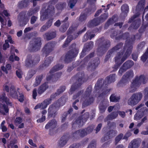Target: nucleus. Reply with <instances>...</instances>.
I'll return each mask as SVG.
<instances>
[{
    "label": "nucleus",
    "instance_id": "f257e3e1",
    "mask_svg": "<svg viewBox=\"0 0 148 148\" xmlns=\"http://www.w3.org/2000/svg\"><path fill=\"white\" fill-rule=\"evenodd\" d=\"M8 106H11V103L9 101V99L4 94L0 96V113L3 115H5L8 113L9 109Z\"/></svg>",
    "mask_w": 148,
    "mask_h": 148
},
{
    "label": "nucleus",
    "instance_id": "f03ea898",
    "mask_svg": "<svg viewBox=\"0 0 148 148\" xmlns=\"http://www.w3.org/2000/svg\"><path fill=\"white\" fill-rule=\"evenodd\" d=\"M148 80V79L143 76L137 77L132 82L130 88V91L134 92L141 84H144Z\"/></svg>",
    "mask_w": 148,
    "mask_h": 148
},
{
    "label": "nucleus",
    "instance_id": "7ed1b4c3",
    "mask_svg": "<svg viewBox=\"0 0 148 148\" xmlns=\"http://www.w3.org/2000/svg\"><path fill=\"white\" fill-rule=\"evenodd\" d=\"M142 97L143 95L141 92L134 94L128 100L127 103L131 106L136 105L141 100Z\"/></svg>",
    "mask_w": 148,
    "mask_h": 148
},
{
    "label": "nucleus",
    "instance_id": "20e7f679",
    "mask_svg": "<svg viewBox=\"0 0 148 148\" xmlns=\"http://www.w3.org/2000/svg\"><path fill=\"white\" fill-rule=\"evenodd\" d=\"M51 102L50 99L46 100L41 103H39L35 107L34 109H36L40 108L41 109H43L45 108Z\"/></svg>",
    "mask_w": 148,
    "mask_h": 148
},
{
    "label": "nucleus",
    "instance_id": "39448f33",
    "mask_svg": "<svg viewBox=\"0 0 148 148\" xmlns=\"http://www.w3.org/2000/svg\"><path fill=\"white\" fill-rule=\"evenodd\" d=\"M133 65L132 61H130L126 62L123 65V68H121L119 71V73L121 74L126 69L130 68Z\"/></svg>",
    "mask_w": 148,
    "mask_h": 148
},
{
    "label": "nucleus",
    "instance_id": "423d86ee",
    "mask_svg": "<svg viewBox=\"0 0 148 148\" xmlns=\"http://www.w3.org/2000/svg\"><path fill=\"white\" fill-rule=\"evenodd\" d=\"M86 134L84 130H81L76 131L73 134L75 137H82Z\"/></svg>",
    "mask_w": 148,
    "mask_h": 148
},
{
    "label": "nucleus",
    "instance_id": "0eeeda50",
    "mask_svg": "<svg viewBox=\"0 0 148 148\" xmlns=\"http://www.w3.org/2000/svg\"><path fill=\"white\" fill-rule=\"evenodd\" d=\"M57 110L56 107L55 105L51 106L48 110V112L50 115H53L54 114Z\"/></svg>",
    "mask_w": 148,
    "mask_h": 148
},
{
    "label": "nucleus",
    "instance_id": "6e6552de",
    "mask_svg": "<svg viewBox=\"0 0 148 148\" xmlns=\"http://www.w3.org/2000/svg\"><path fill=\"white\" fill-rule=\"evenodd\" d=\"M11 68V65L9 64H6L5 67L4 66H1V69L2 71L6 74L8 73V71L10 70Z\"/></svg>",
    "mask_w": 148,
    "mask_h": 148
},
{
    "label": "nucleus",
    "instance_id": "1a4fd4ad",
    "mask_svg": "<svg viewBox=\"0 0 148 148\" xmlns=\"http://www.w3.org/2000/svg\"><path fill=\"white\" fill-rule=\"evenodd\" d=\"M56 124V121L54 120L49 122L46 125L45 128L49 129L50 128H54L55 127Z\"/></svg>",
    "mask_w": 148,
    "mask_h": 148
},
{
    "label": "nucleus",
    "instance_id": "9d476101",
    "mask_svg": "<svg viewBox=\"0 0 148 148\" xmlns=\"http://www.w3.org/2000/svg\"><path fill=\"white\" fill-rule=\"evenodd\" d=\"M48 88V86L46 84H44L39 87L38 90V93L41 94Z\"/></svg>",
    "mask_w": 148,
    "mask_h": 148
},
{
    "label": "nucleus",
    "instance_id": "9b49d317",
    "mask_svg": "<svg viewBox=\"0 0 148 148\" xmlns=\"http://www.w3.org/2000/svg\"><path fill=\"white\" fill-rule=\"evenodd\" d=\"M48 88V86L46 84H44L39 87L38 90V93L41 94Z\"/></svg>",
    "mask_w": 148,
    "mask_h": 148
},
{
    "label": "nucleus",
    "instance_id": "f8f14e48",
    "mask_svg": "<svg viewBox=\"0 0 148 148\" xmlns=\"http://www.w3.org/2000/svg\"><path fill=\"white\" fill-rule=\"evenodd\" d=\"M42 79V76H39L37 77L36 79V81L34 84V86H36L39 85Z\"/></svg>",
    "mask_w": 148,
    "mask_h": 148
},
{
    "label": "nucleus",
    "instance_id": "ddd939ff",
    "mask_svg": "<svg viewBox=\"0 0 148 148\" xmlns=\"http://www.w3.org/2000/svg\"><path fill=\"white\" fill-rule=\"evenodd\" d=\"M67 140L65 137H62L59 141V144L60 146H64L66 143Z\"/></svg>",
    "mask_w": 148,
    "mask_h": 148
},
{
    "label": "nucleus",
    "instance_id": "4468645a",
    "mask_svg": "<svg viewBox=\"0 0 148 148\" xmlns=\"http://www.w3.org/2000/svg\"><path fill=\"white\" fill-rule=\"evenodd\" d=\"M35 71L34 70H31L28 72L26 79L27 80L31 78L32 76L35 73Z\"/></svg>",
    "mask_w": 148,
    "mask_h": 148
},
{
    "label": "nucleus",
    "instance_id": "2eb2a0df",
    "mask_svg": "<svg viewBox=\"0 0 148 148\" xmlns=\"http://www.w3.org/2000/svg\"><path fill=\"white\" fill-rule=\"evenodd\" d=\"M5 121L4 120L3 121L0 125V128L2 130L3 132H6L7 130V127L5 125Z\"/></svg>",
    "mask_w": 148,
    "mask_h": 148
},
{
    "label": "nucleus",
    "instance_id": "dca6fc26",
    "mask_svg": "<svg viewBox=\"0 0 148 148\" xmlns=\"http://www.w3.org/2000/svg\"><path fill=\"white\" fill-rule=\"evenodd\" d=\"M110 100L112 102H117L120 99V97H116L114 95H112L110 97Z\"/></svg>",
    "mask_w": 148,
    "mask_h": 148
},
{
    "label": "nucleus",
    "instance_id": "f3484780",
    "mask_svg": "<svg viewBox=\"0 0 148 148\" xmlns=\"http://www.w3.org/2000/svg\"><path fill=\"white\" fill-rule=\"evenodd\" d=\"M12 89H10V93L11 96L13 97L16 98L17 97V94L14 90V87L12 86Z\"/></svg>",
    "mask_w": 148,
    "mask_h": 148
},
{
    "label": "nucleus",
    "instance_id": "a211bd4d",
    "mask_svg": "<svg viewBox=\"0 0 148 148\" xmlns=\"http://www.w3.org/2000/svg\"><path fill=\"white\" fill-rule=\"evenodd\" d=\"M133 72L132 71H131L126 73L123 77V78L125 79L128 78L130 77H132L133 76Z\"/></svg>",
    "mask_w": 148,
    "mask_h": 148
},
{
    "label": "nucleus",
    "instance_id": "6ab92c4d",
    "mask_svg": "<svg viewBox=\"0 0 148 148\" xmlns=\"http://www.w3.org/2000/svg\"><path fill=\"white\" fill-rule=\"evenodd\" d=\"M76 2V0H69L68 4L71 8H72L74 6Z\"/></svg>",
    "mask_w": 148,
    "mask_h": 148
},
{
    "label": "nucleus",
    "instance_id": "aec40b11",
    "mask_svg": "<svg viewBox=\"0 0 148 148\" xmlns=\"http://www.w3.org/2000/svg\"><path fill=\"white\" fill-rule=\"evenodd\" d=\"M121 9L122 11L126 12L128 11V7L127 4H124L123 5L121 8Z\"/></svg>",
    "mask_w": 148,
    "mask_h": 148
},
{
    "label": "nucleus",
    "instance_id": "412c9836",
    "mask_svg": "<svg viewBox=\"0 0 148 148\" xmlns=\"http://www.w3.org/2000/svg\"><path fill=\"white\" fill-rule=\"evenodd\" d=\"M9 47V45L8 43V40H6L5 41V43L3 45V49L4 50H6Z\"/></svg>",
    "mask_w": 148,
    "mask_h": 148
},
{
    "label": "nucleus",
    "instance_id": "4be33fe9",
    "mask_svg": "<svg viewBox=\"0 0 148 148\" xmlns=\"http://www.w3.org/2000/svg\"><path fill=\"white\" fill-rule=\"evenodd\" d=\"M16 73L17 76L19 78H21L22 77V71L20 70H18L16 71Z\"/></svg>",
    "mask_w": 148,
    "mask_h": 148
},
{
    "label": "nucleus",
    "instance_id": "5701e85b",
    "mask_svg": "<svg viewBox=\"0 0 148 148\" xmlns=\"http://www.w3.org/2000/svg\"><path fill=\"white\" fill-rule=\"evenodd\" d=\"M9 148H18V146L16 145H14L13 142L11 141L10 144L8 146Z\"/></svg>",
    "mask_w": 148,
    "mask_h": 148
},
{
    "label": "nucleus",
    "instance_id": "b1692460",
    "mask_svg": "<svg viewBox=\"0 0 148 148\" xmlns=\"http://www.w3.org/2000/svg\"><path fill=\"white\" fill-rule=\"evenodd\" d=\"M148 55H147V53H145L141 57V60L145 62L146 60Z\"/></svg>",
    "mask_w": 148,
    "mask_h": 148
},
{
    "label": "nucleus",
    "instance_id": "393cba45",
    "mask_svg": "<svg viewBox=\"0 0 148 148\" xmlns=\"http://www.w3.org/2000/svg\"><path fill=\"white\" fill-rule=\"evenodd\" d=\"M123 136V134H120L115 139V141L116 143L119 142L121 139L122 138Z\"/></svg>",
    "mask_w": 148,
    "mask_h": 148
},
{
    "label": "nucleus",
    "instance_id": "a878e982",
    "mask_svg": "<svg viewBox=\"0 0 148 148\" xmlns=\"http://www.w3.org/2000/svg\"><path fill=\"white\" fill-rule=\"evenodd\" d=\"M131 53V50L127 51L126 52L125 54V56H126V58H124V59H123L122 60L121 62V63H122L126 59V58H127L128 56H129Z\"/></svg>",
    "mask_w": 148,
    "mask_h": 148
},
{
    "label": "nucleus",
    "instance_id": "bb28decb",
    "mask_svg": "<svg viewBox=\"0 0 148 148\" xmlns=\"http://www.w3.org/2000/svg\"><path fill=\"white\" fill-rule=\"evenodd\" d=\"M139 112L137 113L135 115L134 117V120H138L140 119L142 117V116H140L139 115Z\"/></svg>",
    "mask_w": 148,
    "mask_h": 148
},
{
    "label": "nucleus",
    "instance_id": "cd10ccee",
    "mask_svg": "<svg viewBox=\"0 0 148 148\" xmlns=\"http://www.w3.org/2000/svg\"><path fill=\"white\" fill-rule=\"evenodd\" d=\"M18 20L20 23L21 22V21L23 22L25 21H27L28 20L27 19H26V20H25V19L24 18V17L23 16H18Z\"/></svg>",
    "mask_w": 148,
    "mask_h": 148
},
{
    "label": "nucleus",
    "instance_id": "c85d7f7f",
    "mask_svg": "<svg viewBox=\"0 0 148 148\" xmlns=\"http://www.w3.org/2000/svg\"><path fill=\"white\" fill-rule=\"evenodd\" d=\"M35 47H38L40 46V40L39 39L36 40L35 41Z\"/></svg>",
    "mask_w": 148,
    "mask_h": 148
},
{
    "label": "nucleus",
    "instance_id": "c756f323",
    "mask_svg": "<svg viewBox=\"0 0 148 148\" xmlns=\"http://www.w3.org/2000/svg\"><path fill=\"white\" fill-rule=\"evenodd\" d=\"M45 116L42 115V117L37 120V122L38 123L42 122L45 120Z\"/></svg>",
    "mask_w": 148,
    "mask_h": 148
},
{
    "label": "nucleus",
    "instance_id": "7c9ffc66",
    "mask_svg": "<svg viewBox=\"0 0 148 148\" xmlns=\"http://www.w3.org/2000/svg\"><path fill=\"white\" fill-rule=\"evenodd\" d=\"M29 144L31 145L32 146L34 147H37V145L35 143H34L32 140L31 139H29L28 141Z\"/></svg>",
    "mask_w": 148,
    "mask_h": 148
},
{
    "label": "nucleus",
    "instance_id": "2f4dec72",
    "mask_svg": "<svg viewBox=\"0 0 148 148\" xmlns=\"http://www.w3.org/2000/svg\"><path fill=\"white\" fill-rule=\"evenodd\" d=\"M37 19V17L34 16H32L31 19V23L32 24L34 23Z\"/></svg>",
    "mask_w": 148,
    "mask_h": 148
},
{
    "label": "nucleus",
    "instance_id": "473e14b6",
    "mask_svg": "<svg viewBox=\"0 0 148 148\" xmlns=\"http://www.w3.org/2000/svg\"><path fill=\"white\" fill-rule=\"evenodd\" d=\"M18 99L20 101L22 102L24 100V96L22 95H20Z\"/></svg>",
    "mask_w": 148,
    "mask_h": 148
},
{
    "label": "nucleus",
    "instance_id": "72a5a7b5",
    "mask_svg": "<svg viewBox=\"0 0 148 148\" xmlns=\"http://www.w3.org/2000/svg\"><path fill=\"white\" fill-rule=\"evenodd\" d=\"M118 114L117 113H114L110 116V118L112 119H114L116 118Z\"/></svg>",
    "mask_w": 148,
    "mask_h": 148
},
{
    "label": "nucleus",
    "instance_id": "f704fd0d",
    "mask_svg": "<svg viewBox=\"0 0 148 148\" xmlns=\"http://www.w3.org/2000/svg\"><path fill=\"white\" fill-rule=\"evenodd\" d=\"M36 90L34 89L33 91V97L34 99H35L37 96Z\"/></svg>",
    "mask_w": 148,
    "mask_h": 148
},
{
    "label": "nucleus",
    "instance_id": "c9c22d12",
    "mask_svg": "<svg viewBox=\"0 0 148 148\" xmlns=\"http://www.w3.org/2000/svg\"><path fill=\"white\" fill-rule=\"evenodd\" d=\"M147 119V118L146 117H144L142 120V122L140 123H139L137 125V126L138 127H140L143 123L144 122L145 120Z\"/></svg>",
    "mask_w": 148,
    "mask_h": 148
},
{
    "label": "nucleus",
    "instance_id": "e433bc0d",
    "mask_svg": "<svg viewBox=\"0 0 148 148\" xmlns=\"http://www.w3.org/2000/svg\"><path fill=\"white\" fill-rule=\"evenodd\" d=\"M101 126L102 125L101 124H99L98 125L96 129V132L97 133L100 130Z\"/></svg>",
    "mask_w": 148,
    "mask_h": 148
},
{
    "label": "nucleus",
    "instance_id": "4c0bfd02",
    "mask_svg": "<svg viewBox=\"0 0 148 148\" xmlns=\"http://www.w3.org/2000/svg\"><path fill=\"white\" fill-rule=\"evenodd\" d=\"M119 115L122 117L123 118L125 116V113L124 112H119Z\"/></svg>",
    "mask_w": 148,
    "mask_h": 148
},
{
    "label": "nucleus",
    "instance_id": "58836bf2",
    "mask_svg": "<svg viewBox=\"0 0 148 148\" xmlns=\"http://www.w3.org/2000/svg\"><path fill=\"white\" fill-rule=\"evenodd\" d=\"M16 122L18 123L19 124H20V123L22 121V120L21 118L19 117H17L16 119Z\"/></svg>",
    "mask_w": 148,
    "mask_h": 148
},
{
    "label": "nucleus",
    "instance_id": "ea45409f",
    "mask_svg": "<svg viewBox=\"0 0 148 148\" xmlns=\"http://www.w3.org/2000/svg\"><path fill=\"white\" fill-rule=\"evenodd\" d=\"M51 62L48 59H47L45 62L44 65L46 66H48Z\"/></svg>",
    "mask_w": 148,
    "mask_h": 148
},
{
    "label": "nucleus",
    "instance_id": "a19ab883",
    "mask_svg": "<svg viewBox=\"0 0 148 148\" xmlns=\"http://www.w3.org/2000/svg\"><path fill=\"white\" fill-rule=\"evenodd\" d=\"M26 65L27 66H29L31 65L32 64H33L32 62V61H26Z\"/></svg>",
    "mask_w": 148,
    "mask_h": 148
},
{
    "label": "nucleus",
    "instance_id": "79ce46f5",
    "mask_svg": "<svg viewBox=\"0 0 148 148\" xmlns=\"http://www.w3.org/2000/svg\"><path fill=\"white\" fill-rule=\"evenodd\" d=\"M25 113L28 114H29L30 113V111L29 109L27 108H25Z\"/></svg>",
    "mask_w": 148,
    "mask_h": 148
},
{
    "label": "nucleus",
    "instance_id": "37998d69",
    "mask_svg": "<svg viewBox=\"0 0 148 148\" xmlns=\"http://www.w3.org/2000/svg\"><path fill=\"white\" fill-rule=\"evenodd\" d=\"M4 15L6 16H10V14L6 10H4L3 12Z\"/></svg>",
    "mask_w": 148,
    "mask_h": 148
},
{
    "label": "nucleus",
    "instance_id": "c03bdc74",
    "mask_svg": "<svg viewBox=\"0 0 148 148\" xmlns=\"http://www.w3.org/2000/svg\"><path fill=\"white\" fill-rule=\"evenodd\" d=\"M78 102V100H76L73 103V107L75 110H77L78 109L77 107L75 105V103L76 102Z\"/></svg>",
    "mask_w": 148,
    "mask_h": 148
},
{
    "label": "nucleus",
    "instance_id": "a18cd8bd",
    "mask_svg": "<svg viewBox=\"0 0 148 148\" xmlns=\"http://www.w3.org/2000/svg\"><path fill=\"white\" fill-rule=\"evenodd\" d=\"M9 86L8 84H7L4 86V89L7 91H9Z\"/></svg>",
    "mask_w": 148,
    "mask_h": 148
},
{
    "label": "nucleus",
    "instance_id": "49530a36",
    "mask_svg": "<svg viewBox=\"0 0 148 148\" xmlns=\"http://www.w3.org/2000/svg\"><path fill=\"white\" fill-rule=\"evenodd\" d=\"M52 22V20L49 21V22H48L47 24V25L48 27H50L51 25Z\"/></svg>",
    "mask_w": 148,
    "mask_h": 148
},
{
    "label": "nucleus",
    "instance_id": "de8ad7c7",
    "mask_svg": "<svg viewBox=\"0 0 148 148\" xmlns=\"http://www.w3.org/2000/svg\"><path fill=\"white\" fill-rule=\"evenodd\" d=\"M32 29V28L30 27L26 28L24 30V32L25 33L27 32L30 31Z\"/></svg>",
    "mask_w": 148,
    "mask_h": 148
},
{
    "label": "nucleus",
    "instance_id": "09e8293b",
    "mask_svg": "<svg viewBox=\"0 0 148 148\" xmlns=\"http://www.w3.org/2000/svg\"><path fill=\"white\" fill-rule=\"evenodd\" d=\"M46 16L44 14L41 15L40 17V19L42 21L45 20L46 18Z\"/></svg>",
    "mask_w": 148,
    "mask_h": 148
},
{
    "label": "nucleus",
    "instance_id": "8fccbe9b",
    "mask_svg": "<svg viewBox=\"0 0 148 148\" xmlns=\"http://www.w3.org/2000/svg\"><path fill=\"white\" fill-rule=\"evenodd\" d=\"M60 24V23L59 20H58L55 23V25L57 26H59Z\"/></svg>",
    "mask_w": 148,
    "mask_h": 148
},
{
    "label": "nucleus",
    "instance_id": "3c124183",
    "mask_svg": "<svg viewBox=\"0 0 148 148\" xmlns=\"http://www.w3.org/2000/svg\"><path fill=\"white\" fill-rule=\"evenodd\" d=\"M22 33V31H20L17 33V35L18 37H20L21 36Z\"/></svg>",
    "mask_w": 148,
    "mask_h": 148
},
{
    "label": "nucleus",
    "instance_id": "603ef678",
    "mask_svg": "<svg viewBox=\"0 0 148 148\" xmlns=\"http://www.w3.org/2000/svg\"><path fill=\"white\" fill-rule=\"evenodd\" d=\"M114 107V106H111L109 107L108 108V111L109 112H111L112 110L113 109Z\"/></svg>",
    "mask_w": 148,
    "mask_h": 148
},
{
    "label": "nucleus",
    "instance_id": "864d4df0",
    "mask_svg": "<svg viewBox=\"0 0 148 148\" xmlns=\"http://www.w3.org/2000/svg\"><path fill=\"white\" fill-rule=\"evenodd\" d=\"M18 126V127L20 128H23L24 127V124L23 123H20Z\"/></svg>",
    "mask_w": 148,
    "mask_h": 148
},
{
    "label": "nucleus",
    "instance_id": "5fc2aeb1",
    "mask_svg": "<svg viewBox=\"0 0 148 148\" xmlns=\"http://www.w3.org/2000/svg\"><path fill=\"white\" fill-rule=\"evenodd\" d=\"M9 60L12 61H14V56L13 55H11L9 58Z\"/></svg>",
    "mask_w": 148,
    "mask_h": 148
},
{
    "label": "nucleus",
    "instance_id": "6e6d98bb",
    "mask_svg": "<svg viewBox=\"0 0 148 148\" xmlns=\"http://www.w3.org/2000/svg\"><path fill=\"white\" fill-rule=\"evenodd\" d=\"M88 148H95V146L94 144H90L88 146Z\"/></svg>",
    "mask_w": 148,
    "mask_h": 148
},
{
    "label": "nucleus",
    "instance_id": "4d7b16f0",
    "mask_svg": "<svg viewBox=\"0 0 148 148\" xmlns=\"http://www.w3.org/2000/svg\"><path fill=\"white\" fill-rule=\"evenodd\" d=\"M12 25V23L11 21L10 20H9L8 22V25L9 27H10Z\"/></svg>",
    "mask_w": 148,
    "mask_h": 148
},
{
    "label": "nucleus",
    "instance_id": "13d9d810",
    "mask_svg": "<svg viewBox=\"0 0 148 148\" xmlns=\"http://www.w3.org/2000/svg\"><path fill=\"white\" fill-rule=\"evenodd\" d=\"M102 107L101 106H100L99 107V108L100 109L101 111V112H103L105 111L106 109L105 108H103V109H102Z\"/></svg>",
    "mask_w": 148,
    "mask_h": 148
},
{
    "label": "nucleus",
    "instance_id": "bf43d9fd",
    "mask_svg": "<svg viewBox=\"0 0 148 148\" xmlns=\"http://www.w3.org/2000/svg\"><path fill=\"white\" fill-rule=\"evenodd\" d=\"M53 35V36L51 37V38L49 39L50 40L52 38H54L55 37V36H56V34L55 33V32H53L52 34H51V35Z\"/></svg>",
    "mask_w": 148,
    "mask_h": 148
},
{
    "label": "nucleus",
    "instance_id": "052dcab7",
    "mask_svg": "<svg viewBox=\"0 0 148 148\" xmlns=\"http://www.w3.org/2000/svg\"><path fill=\"white\" fill-rule=\"evenodd\" d=\"M101 10H98L96 13L95 14V16H97L99 13H101Z\"/></svg>",
    "mask_w": 148,
    "mask_h": 148
},
{
    "label": "nucleus",
    "instance_id": "680f3d73",
    "mask_svg": "<svg viewBox=\"0 0 148 148\" xmlns=\"http://www.w3.org/2000/svg\"><path fill=\"white\" fill-rule=\"evenodd\" d=\"M8 39H9V41L11 43H13V40H12L11 38L10 37L9 38H8Z\"/></svg>",
    "mask_w": 148,
    "mask_h": 148
},
{
    "label": "nucleus",
    "instance_id": "e2e57ef3",
    "mask_svg": "<svg viewBox=\"0 0 148 148\" xmlns=\"http://www.w3.org/2000/svg\"><path fill=\"white\" fill-rule=\"evenodd\" d=\"M46 29V27L45 26H43L41 28V30L42 31H43Z\"/></svg>",
    "mask_w": 148,
    "mask_h": 148
},
{
    "label": "nucleus",
    "instance_id": "0e129e2a",
    "mask_svg": "<svg viewBox=\"0 0 148 148\" xmlns=\"http://www.w3.org/2000/svg\"><path fill=\"white\" fill-rule=\"evenodd\" d=\"M2 141L4 144H5L6 143V140L5 138H3L2 139Z\"/></svg>",
    "mask_w": 148,
    "mask_h": 148
},
{
    "label": "nucleus",
    "instance_id": "69168bd1",
    "mask_svg": "<svg viewBox=\"0 0 148 148\" xmlns=\"http://www.w3.org/2000/svg\"><path fill=\"white\" fill-rule=\"evenodd\" d=\"M138 132V129L135 130L134 131V133L135 134H137Z\"/></svg>",
    "mask_w": 148,
    "mask_h": 148
},
{
    "label": "nucleus",
    "instance_id": "338daca9",
    "mask_svg": "<svg viewBox=\"0 0 148 148\" xmlns=\"http://www.w3.org/2000/svg\"><path fill=\"white\" fill-rule=\"evenodd\" d=\"M143 106V104H141L140 105H139L136 108V110H137L139 108H140L141 107H142Z\"/></svg>",
    "mask_w": 148,
    "mask_h": 148
},
{
    "label": "nucleus",
    "instance_id": "774afa93",
    "mask_svg": "<svg viewBox=\"0 0 148 148\" xmlns=\"http://www.w3.org/2000/svg\"><path fill=\"white\" fill-rule=\"evenodd\" d=\"M134 125V123H131L130 126H129V128H132V127H133Z\"/></svg>",
    "mask_w": 148,
    "mask_h": 148
}]
</instances>
